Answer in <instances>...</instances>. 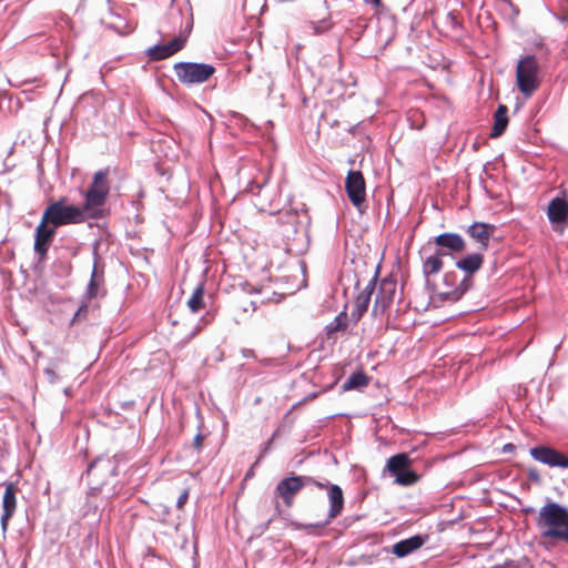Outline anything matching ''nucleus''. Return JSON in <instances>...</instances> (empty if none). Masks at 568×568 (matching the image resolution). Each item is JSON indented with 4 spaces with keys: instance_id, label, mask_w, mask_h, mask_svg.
<instances>
[{
    "instance_id": "obj_10",
    "label": "nucleus",
    "mask_w": 568,
    "mask_h": 568,
    "mask_svg": "<svg viewBox=\"0 0 568 568\" xmlns=\"http://www.w3.org/2000/svg\"><path fill=\"white\" fill-rule=\"evenodd\" d=\"M529 454L536 462L549 467L568 468V457L550 446H535L530 448Z\"/></svg>"
},
{
    "instance_id": "obj_2",
    "label": "nucleus",
    "mask_w": 568,
    "mask_h": 568,
    "mask_svg": "<svg viewBox=\"0 0 568 568\" xmlns=\"http://www.w3.org/2000/svg\"><path fill=\"white\" fill-rule=\"evenodd\" d=\"M109 193V169H103L94 173L92 183L84 193L83 206L90 214V219L98 220L103 217Z\"/></svg>"
},
{
    "instance_id": "obj_26",
    "label": "nucleus",
    "mask_w": 568,
    "mask_h": 568,
    "mask_svg": "<svg viewBox=\"0 0 568 568\" xmlns=\"http://www.w3.org/2000/svg\"><path fill=\"white\" fill-rule=\"evenodd\" d=\"M264 7V0H246L244 4V10L251 17H255L258 12L263 10Z\"/></svg>"
},
{
    "instance_id": "obj_34",
    "label": "nucleus",
    "mask_w": 568,
    "mask_h": 568,
    "mask_svg": "<svg viewBox=\"0 0 568 568\" xmlns=\"http://www.w3.org/2000/svg\"><path fill=\"white\" fill-rule=\"evenodd\" d=\"M467 290V287H465L464 290H462L458 294V296H460L462 294H464V292Z\"/></svg>"
},
{
    "instance_id": "obj_19",
    "label": "nucleus",
    "mask_w": 568,
    "mask_h": 568,
    "mask_svg": "<svg viewBox=\"0 0 568 568\" xmlns=\"http://www.w3.org/2000/svg\"><path fill=\"white\" fill-rule=\"evenodd\" d=\"M374 294V278L371 280L368 285L358 294L354 302V310L352 317L358 321L364 313L367 312L372 295Z\"/></svg>"
},
{
    "instance_id": "obj_33",
    "label": "nucleus",
    "mask_w": 568,
    "mask_h": 568,
    "mask_svg": "<svg viewBox=\"0 0 568 568\" xmlns=\"http://www.w3.org/2000/svg\"><path fill=\"white\" fill-rule=\"evenodd\" d=\"M366 3L372 4L375 8L382 7V0H364Z\"/></svg>"
},
{
    "instance_id": "obj_29",
    "label": "nucleus",
    "mask_w": 568,
    "mask_h": 568,
    "mask_svg": "<svg viewBox=\"0 0 568 568\" xmlns=\"http://www.w3.org/2000/svg\"><path fill=\"white\" fill-rule=\"evenodd\" d=\"M187 498H189V489H183V491L180 494V496L178 498L176 507L179 509H182L184 507V505L186 504Z\"/></svg>"
},
{
    "instance_id": "obj_7",
    "label": "nucleus",
    "mask_w": 568,
    "mask_h": 568,
    "mask_svg": "<svg viewBox=\"0 0 568 568\" xmlns=\"http://www.w3.org/2000/svg\"><path fill=\"white\" fill-rule=\"evenodd\" d=\"M305 485H313L324 489L325 484L307 476H292L282 479L276 486V494L283 499L286 507H292L294 497Z\"/></svg>"
},
{
    "instance_id": "obj_15",
    "label": "nucleus",
    "mask_w": 568,
    "mask_h": 568,
    "mask_svg": "<svg viewBox=\"0 0 568 568\" xmlns=\"http://www.w3.org/2000/svg\"><path fill=\"white\" fill-rule=\"evenodd\" d=\"M324 488L327 489L329 500V510L326 520V524H328L331 520L335 519L337 516L341 515L344 508V494L338 485H325Z\"/></svg>"
},
{
    "instance_id": "obj_3",
    "label": "nucleus",
    "mask_w": 568,
    "mask_h": 568,
    "mask_svg": "<svg viewBox=\"0 0 568 568\" xmlns=\"http://www.w3.org/2000/svg\"><path fill=\"white\" fill-rule=\"evenodd\" d=\"M67 199L61 197L51 203L44 210L42 216L54 227L67 224H79L90 219V214L84 206L67 205Z\"/></svg>"
},
{
    "instance_id": "obj_22",
    "label": "nucleus",
    "mask_w": 568,
    "mask_h": 568,
    "mask_svg": "<svg viewBox=\"0 0 568 568\" xmlns=\"http://www.w3.org/2000/svg\"><path fill=\"white\" fill-rule=\"evenodd\" d=\"M483 262H484L483 255L479 253H475V254H469L466 257L457 261L456 266L459 270H463L466 273L471 275L481 267Z\"/></svg>"
},
{
    "instance_id": "obj_12",
    "label": "nucleus",
    "mask_w": 568,
    "mask_h": 568,
    "mask_svg": "<svg viewBox=\"0 0 568 568\" xmlns=\"http://www.w3.org/2000/svg\"><path fill=\"white\" fill-rule=\"evenodd\" d=\"M50 223L42 216L39 225L36 229L34 235V252L40 256L44 257L48 253L49 246L53 241L55 229L53 225L49 226Z\"/></svg>"
},
{
    "instance_id": "obj_24",
    "label": "nucleus",
    "mask_w": 568,
    "mask_h": 568,
    "mask_svg": "<svg viewBox=\"0 0 568 568\" xmlns=\"http://www.w3.org/2000/svg\"><path fill=\"white\" fill-rule=\"evenodd\" d=\"M187 306L193 313H197L205 307L204 303V283H200L193 291L187 301Z\"/></svg>"
},
{
    "instance_id": "obj_21",
    "label": "nucleus",
    "mask_w": 568,
    "mask_h": 568,
    "mask_svg": "<svg viewBox=\"0 0 568 568\" xmlns=\"http://www.w3.org/2000/svg\"><path fill=\"white\" fill-rule=\"evenodd\" d=\"M447 253L443 250H437L433 255L428 256L423 264V273L425 276L437 274L443 268V257Z\"/></svg>"
},
{
    "instance_id": "obj_28",
    "label": "nucleus",
    "mask_w": 568,
    "mask_h": 568,
    "mask_svg": "<svg viewBox=\"0 0 568 568\" xmlns=\"http://www.w3.org/2000/svg\"><path fill=\"white\" fill-rule=\"evenodd\" d=\"M88 305L87 304H82L78 311L75 312L74 314V317L72 320V323L77 322V321H80L82 318H85L87 317V314H88Z\"/></svg>"
},
{
    "instance_id": "obj_30",
    "label": "nucleus",
    "mask_w": 568,
    "mask_h": 568,
    "mask_svg": "<svg viewBox=\"0 0 568 568\" xmlns=\"http://www.w3.org/2000/svg\"><path fill=\"white\" fill-rule=\"evenodd\" d=\"M242 308L244 312L255 311L257 308V301H251L250 303H246L245 301H243Z\"/></svg>"
},
{
    "instance_id": "obj_18",
    "label": "nucleus",
    "mask_w": 568,
    "mask_h": 568,
    "mask_svg": "<svg viewBox=\"0 0 568 568\" xmlns=\"http://www.w3.org/2000/svg\"><path fill=\"white\" fill-rule=\"evenodd\" d=\"M427 537L415 535L407 539L400 540L393 545L392 554L398 558L408 556L409 554L419 549L426 541Z\"/></svg>"
},
{
    "instance_id": "obj_14",
    "label": "nucleus",
    "mask_w": 568,
    "mask_h": 568,
    "mask_svg": "<svg viewBox=\"0 0 568 568\" xmlns=\"http://www.w3.org/2000/svg\"><path fill=\"white\" fill-rule=\"evenodd\" d=\"M17 488L10 483L6 486L4 494L2 497V516H1V528L2 531H7L9 526V520L13 516L17 508Z\"/></svg>"
},
{
    "instance_id": "obj_1",
    "label": "nucleus",
    "mask_w": 568,
    "mask_h": 568,
    "mask_svg": "<svg viewBox=\"0 0 568 568\" xmlns=\"http://www.w3.org/2000/svg\"><path fill=\"white\" fill-rule=\"evenodd\" d=\"M536 525L544 538L564 541L568 536V508L555 501L547 503L539 509Z\"/></svg>"
},
{
    "instance_id": "obj_5",
    "label": "nucleus",
    "mask_w": 568,
    "mask_h": 568,
    "mask_svg": "<svg viewBox=\"0 0 568 568\" xmlns=\"http://www.w3.org/2000/svg\"><path fill=\"white\" fill-rule=\"evenodd\" d=\"M173 70L178 81L185 85L204 83L215 73L212 64L194 62H178Z\"/></svg>"
},
{
    "instance_id": "obj_20",
    "label": "nucleus",
    "mask_w": 568,
    "mask_h": 568,
    "mask_svg": "<svg viewBox=\"0 0 568 568\" xmlns=\"http://www.w3.org/2000/svg\"><path fill=\"white\" fill-rule=\"evenodd\" d=\"M508 108L505 104H499L494 114V125L490 132V138L500 136L508 125Z\"/></svg>"
},
{
    "instance_id": "obj_25",
    "label": "nucleus",
    "mask_w": 568,
    "mask_h": 568,
    "mask_svg": "<svg viewBox=\"0 0 568 568\" xmlns=\"http://www.w3.org/2000/svg\"><path fill=\"white\" fill-rule=\"evenodd\" d=\"M102 283H103V280L98 276L97 270L94 267L92 275H91L90 283L88 285V291H87L89 298H94L98 296L99 288Z\"/></svg>"
},
{
    "instance_id": "obj_17",
    "label": "nucleus",
    "mask_w": 568,
    "mask_h": 568,
    "mask_svg": "<svg viewBox=\"0 0 568 568\" xmlns=\"http://www.w3.org/2000/svg\"><path fill=\"white\" fill-rule=\"evenodd\" d=\"M434 243L438 250L447 248L452 253H460L466 248L464 239L457 233H442L434 239Z\"/></svg>"
},
{
    "instance_id": "obj_13",
    "label": "nucleus",
    "mask_w": 568,
    "mask_h": 568,
    "mask_svg": "<svg viewBox=\"0 0 568 568\" xmlns=\"http://www.w3.org/2000/svg\"><path fill=\"white\" fill-rule=\"evenodd\" d=\"M185 42L186 38H172L168 43H159L149 48L146 54L151 61H161L182 50Z\"/></svg>"
},
{
    "instance_id": "obj_8",
    "label": "nucleus",
    "mask_w": 568,
    "mask_h": 568,
    "mask_svg": "<svg viewBox=\"0 0 568 568\" xmlns=\"http://www.w3.org/2000/svg\"><path fill=\"white\" fill-rule=\"evenodd\" d=\"M375 285L374 283L375 298L372 314L378 317L385 315L390 308L396 296L397 282L393 277H384L378 282L377 287Z\"/></svg>"
},
{
    "instance_id": "obj_31",
    "label": "nucleus",
    "mask_w": 568,
    "mask_h": 568,
    "mask_svg": "<svg viewBox=\"0 0 568 568\" xmlns=\"http://www.w3.org/2000/svg\"><path fill=\"white\" fill-rule=\"evenodd\" d=\"M528 477L530 480L535 481V483H538L540 481V476H539V473L536 468H529L528 469Z\"/></svg>"
},
{
    "instance_id": "obj_27",
    "label": "nucleus",
    "mask_w": 568,
    "mask_h": 568,
    "mask_svg": "<svg viewBox=\"0 0 568 568\" xmlns=\"http://www.w3.org/2000/svg\"><path fill=\"white\" fill-rule=\"evenodd\" d=\"M425 63L432 69L445 67L444 57L442 55L440 52L437 51H434V54H430L428 61H426Z\"/></svg>"
},
{
    "instance_id": "obj_16",
    "label": "nucleus",
    "mask_w": 568,
    "mask_h": 568,
    "mask_svg": "<svg viewBox=\"0 0 568 568\" xmlns=\"http://www.w3.org/2000/svg\"><path fill=\"white\" fill-rule=\"evenodd\" d=\"M495 226L484 222H475L467 229V234L479 243V247L485 251L488 247L489 239L495 232Z\"/></svg>"
},
{
    "instance_id": "obj_23",
    "label": "nucleus",
    "mask_w": 568,
    "mask_h": 568,
    "mask_svg": "<svg viewBox=\"0 0 568 568\" xmlns=\"http://www.w3.org/2000/svg\"><path fill=\"white\" fill-rule=\"evenodd\" d=\"M369 383V378L368 376L359 371V372H356L354 374H352L347 381L343 384L342 388L344 392H347V390H353V389H356V390H362L363 388H365Z\"/></svg>"
},
{
    "instance_id": "obj_32",
    "label": "nucleus",
    "mask_w": 568,
    "mask_h": 568,
    "mask_svg": "<svg viewBox=\"0 0 568 568\" xmlns=\"http://www.w3.org/2000/svg\"><path fill=\"white\" fill-rule=\"evenodd\" d=\"M203 440H204V436L202 434H197L195 437H194V440H193V445L194 447L200 450L203 446Z\"/></svg>"
},
{
    "instance_id": "obj_35",
    "label": "nucleus",
    "mask_w": 568,
    "mask_h": 568,
    "mask_svg": "<svg viewBox=\"0 0 568 568\" xmlns=\"http://www.w3.org/2000/svg\"><path fill=\"white\" fill-rule=\"evenodd\" d=\"M564 541L568 542V535H567V538Z\"/></svg>"
},
{
    "instance_id": "obj_4",
    "label": "nucleus",
    "mask_w": 568,
    "mask_h": 568,
    "mask_svg": "<svg viewBox=\"0 0 568 568\" xmlns=\"http://www.w3.org/2000/svg\"><path fill=\"white\" fill-rule=\"evenodd\" d=\"M516 82L519 91L530 97L540 85L539 64L535 55L528 54L521 58L516 68Z\"/></svg>"
},
{
    "instance_id": "obj_9",
    "label": "nucleus",
    "mask_w": 568,
    "mask_h": 568,
    "mask_svg": "<svg viewBox=\"0 0 568 568\" xmlns=\"http://www.w3.org/2000/svg\"><path fill=\"white\" fill-rule=\"evenodd\" d=\"M345 190L351 203L361 209L366 201V182L361 171H349L345 180Z\"/></svg>"
},
{
    "instance_id": "obj_11",
    "label": "nucleus",
    "mask_w": 568,
    "mask_h": 568,
    "mask_svg": "<svg viewBox=\"0 0 568 568\" xmlns=\"http://www.w3.org/2000/svg\"><path fill=\"white\" fill-rule=\"evenodd\" d=\"M547 216L554 231L562 233L568 225V202L561 197L552 199L548 204Z\"/></svg>"
},
{
    "instance_id": "obj_6",
    "label": "nucleus",
    "mask_w": 568,
    "mask_h": 568,
    "mask_svg": "<svg viewBox=\"0 0 568 568\" xmlns=\"http://www.w3.org/2000/svg\"><path fill=\"white\" fill-rule=\"evenodd\" d=\"M413 460L406 453H400L388 458L386 469L395 477L396 484L410 486L418 481L419 476L410 469Z\"/></svg>"
}]
</instances>
